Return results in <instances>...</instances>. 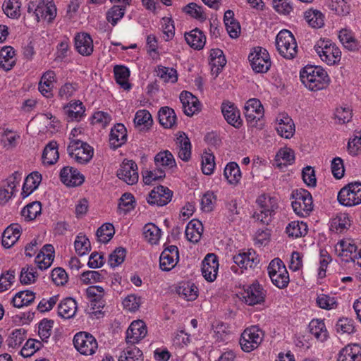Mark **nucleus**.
Here are the masks:
<instances>
[{"instance_id":"f257e3e1","label":"nucleus","mask_w":361,"mask_h":361,"mask_svg":"<svg viewBox=\"0 0 361 361\" xmlns=\"http://www.w3.org/2000/svg\"><path fill=\"white\" fill-rule=\"evenodd\" d=\"M300 78L302 83L311 91L323 90L330 82L326 71L321 66H305L300 72Z\"/></svg>"},{"instance_id":"f03ea898","label":"nucleus","mask_w":361,"mask_h":361,"mask_svg":"<svg viewBox=\"0 0 361 361\" xmlns=\"http://www.w3.org/2000/svg\"><path fill=\"white\" fill-rule=\"evenodd\" d=\"M276 47L279 54L286 59H294L298 53V45L292 32L281 30L276 37Z\"/></svg>"},{"instance_id":"7ed1b4c3","label":"nucleus","mask_w":361,"mask_h":361,"mask_svg":"<svg viewBox=\"0 0 361 361\" xmlns=\"http://www.w3.org/2000/svg\"><path fill=\"white\" fill-rule=\"evenodd\" d=\"M314 48L321 59L328 65H335L341 60V51L329 40L320 39Z\"/></svg>"},{"instance_id":"20e7f679","label":"nucleus","mask_w":361,"mask_h":361,"mask_svg":"<svg viewBox=\"0 0 361 361\" xmlns=\"http://www.w3.org/2000/svg\"><path fill=\"white\" fill-rule=\"evenodd\" d=\"M67 147L69 156L74 158L80 164H86L90 161L93 156V148L87 143L80 140L70 138Z\"/></svg>"},{"instance_id":"39448f33","label":"nucleus","mask_w":361,"mask_h":361,"mask_svg":"<svg viewBox=\"0 0 361 361\" xmlns=\"http://www.w3.org/2000/svg\"><path fill=\"white\" fill-rule=\"evenodd\" d=\"M292 197L295 199L292 202V207L298 215L305 216L312 210V197L307 190L299 189L293 191Z\"/></svg>"},{"instance_id":"423d86ee","label":"nucleus","mask_w":361,"mask_h":361,"mask_svg":"<svg viewBox=\"0 0 361 361\" xmlns=\"http://www.w3.org/2000/svg\"><path fill=\"white\" fill-rule=\"evenodd\" d=\"M267 269L271 282L276 287L281 289L287 287L289 276L283 262L280 259L276 258L271 260Z\"/></svg>"},{"instance_id":"0eeeda50","label":"nucleus","mask_w":361,"mask_h":361,"mask_svg":"<svg viewBox=\"0 0 361 361\" xmlns=\"http://www.w3.org/2000/svg\"><path fill=\"white\" fill-rule=\"evenodd\" d=\"M338 200L346 207L361 204V183L352 182L341 188L338 194Z\"/></svg>"},{"instance_id":"6e6552de","label":"nucleus","mask_w":361,"mask_h":361,"mask_svg":"<svg viewBox=\"0 0 361 361\" xmlns=\"http://www.w3.org/2000/svg\"><path fill=\"white\" fill-rule=\"evenodd\" d=\"M75 348L82 355H92L98 348L96 338L90 333L80 331L77 333L73 340Z\"/></svg>"},{"instance_id":"1a4fd4ad","label":"nucleus","mask_w":361,"mask_h":361,"mask_svg":"<svg viewBox=\"0 0 361 361\" xmlns=\"http://www.w3.org/2000/svg\"><path fill=\"white\" fill-rule=\"evenodd\" d=\"M264 334L257 326L244 330L240 338V345L243 351L249 353L256 349L263 340Z\"/></svg>"},{"instance_id":"9d476101","label":"nucleus","mask_w":361,"mask_h":361,"mask_svg":"<svg viewBox=\"0 0 361 361\" xmlns=\"http://www.w3.org/2000/svg\"><path fill=\"white\" fill-rule=\"evenodd\" d=\"M252 70L255 73H267L271 67V60L268 51L260 47H255L248 56Z\"/></svg>"},{"instance_id":"9b49d317","label":"nucleus","mask_w":361,"mask_h":361,"mask_svg":"<svg viewBox=\"0 0 361 361\" xmlns=\"http://www.w3.org/2000/svg\"><path fill=\"white\" fill-rule=\"evenodd\" d=\"M243 297L248 305L261 304L264 302L266 290L255 281L251 285L244 286Z\"/></svg>"},{"instance_id":"f8f14e48","label":"nucleus","mask_w":361,"mask_h":361,"mask_svg":"<svg viewBox=\"0 0 361 361\" xmlns=\"http://www.w3.org/2000/svg\"><path fill=\"white\" fill-rule=\"evenodd\" d=\"M118 178L128 185H133L138 180V171L136 163L133 160L124 159L116 173Z\"/></svg>"},{"instance_id":"ddd939ff","label":"nucleus","mask_w":361,"mask_h":361,"mask_svg":"<svg viewBox=\"0 0 361 361\" xmlns=\"http://www.w3.org/2000/svg\"><path fill=\"white\" fill-rule=\"evenodd\" d=\"M257 203L260 207V212L259 213L255 212L253 217L261 223L268 225L271 221V215L274 212L272 199L265 195H261L257 200Z\"/></svg>"},{"instance_id":"4468645a","label":"nucleus","mask_w":361,"mask_h":361,"mask_svg":"<svg viewBox=\"0 0 361 361\" xmlns=\"http://www.w3.org/2000/svg\"><path fill=\"white\" fill-rule=\"evenodd\" d=\"M244 114L247 123L255 126L264 116V108L261 102L255 98L250 99L245 104Z\"/></svg>"},{"instance_id":"2eb2a0df","label":"nucleus","mask_w":361,"mask_h":361,"mask_svg":"<svg viewBox=\"0 0 361 361\" xmlns=\"http://www.w3.org/2000/svg\"><path fill=\"white\" fill-rule=\"evenodd\" d=\"M172 196L173 192L170 189L159 185L149 192L147 201L152 205L164 206L171 201Z\"/></svg>"},{"instance_id":"dca6fc26","label":"nucleus","mask_w":361,"mask_h":361,"mask_svg":"<svg viewBox=\"0 0 361 361\" xmlns=\"http://www.w3.org/2000/svg\"><path fill=\"white\" fill-rule=\"evenodd\" d=\"M147 334V326L143 321H133L126 331V342L133 345L144 338Z\"/></svg>"},{"instance_id":"f3484780","label":"nucleus","mask_w":361,"mask_h":361,"mask_svg":"<svg viewBox=\"0 0 361 361\" xmlns=\"http://www.w3.org/2000/svg\"><path fill=\"white\" fill-rule=\"evenodd\" d=\"M179 259L178 249L176 245L165 248L159 257V266L161 270L169 271L177 264Z\"/></svg>"},{"instance_id":"a211bd4d","label":"nucleus","mask_w":361,"mask_h":361,"mask_svg":"<svg viewBox=\"0 0 361 361\" xmlns=\"http://www.w3.org/2000/svg\"><path fill=\"white\" fill-rule=\"evenodd\" d=\"M219 269V261L217 257L213 254H207L202 261V273L204 278L209 282L216 279Z\"/></svg>"},{"instance_id":"6ab92c4d","label":"nucleus","mask_w":361,"mask_h":361,"mask_svg":"<svg viewBox=\"0 0 361 361\" xmlns=\"http://www.w3.org/2000/svg\"><path fill=\"white\" fill-rule=\"evenodd\" d=\"M60 178L62 183L69 187L80 185L85 180L82 175L77 169L65 166L60 172Z\"/></svg>"},{"instance_id":"aec40b11","label":"nucleus","mask_w":361,"mask_h":361,"mask_svg":"<svg viewBox=\"0 0 361 361\" xmlns=\"http://www.w3.org/2000/svg\"><path fill=\"white\" fill-rule=\"evenodd\" d=\"M221 112L226 121L235 128L242 126V120L240 117V111L234 104L226 101L221 104Z\"/></svg>"},{"instance_id":"412c9836","label":"nucleus","mask_w":361,"mask_h":361,"mask_svg":"<svg viewBox=\"0 0 361 361\" xmlns=\"http://www.w3.org/2000/svg\"><path fill=\"white\" fill-rule=\"evenodd\" d=\"M183 112L188 116H192L200 109V103L198 99L192 93L183 91L180 94Z\"/></svg>"},{"instance_id":"4be33fe9","label":"nucleus","mask_w":361,"mask_h":361,"mask_svg":"<svg viewBox=\"0 0 361 361\" xmlns=\"http://www.w3.org/2000/svg\"><path fill=\"white\" fill-rule=\"evenodd\" d=\"M233 260L240 268L245 269L248 267L255 268L259 263V258L253 250L234 255Z\"/></svg>"},{"instance_id":"5701e85b","label":"nucleus","mask_w":361,"mask_h":361,"mask_svg":"<svg viewBox=\"0 0 361 361\" xmlns=\"http://www.w3.org/2000/svg\"><path fill=\"white\" fill-rule=\"evenodd\" d=\"M54 258V248L52 245L47 244L43 246L35 257V263L41 270L49 268Z\"/></svg>"},{"instance_id":"b1692460","label":"nucleus","mask_w":361,"mask_h":361,"mask_svg":"<svg viewBox=\"0 0 361 361\" xmlns=\"http://www.w3.org/2000/svg\"><path fill=\"white\" fill-rule=\"evenodd\" d=\"M127 140V130L123 124L117 123L111 129L109 135V144L116 149L121 147Z\"/></svg>"},{"instance_id":"393cba45","label":"nucleus","mask_w":361,"mask_h":361,"mask_svg":"<svg viewBox=\"0 0 361 361\" xmlns=\"http://www.w3.org/2000/svg\"><path fill=\"white\" fill-rule=\"evenodd\" d=\"M75 46L82 56H90L94 50L93 40L87 33L78 34L75 37Z\"/></svg>"},{"instance_id":"a878e982","label":"nucleus","mask_w":361,"mask_h":361,"mask_svg":"<svg viewBox=\"0 0 361 361\" xmlns=\"http://www.w3.org/2000/svg\"><path fill=\"white\" fill-rule=\"evenodd\" d=\"M21 226L18 224H12L8 226L2 235V245L6 248L13 246L20 236Z\"/></svg>"},{"instance_id":"bb28decb","label":"nucleus","mask_w":361,"mask_h":361,"mask_svg":"<svg viewBox=\"0 0 361 361\" xmlns=\"http://www.w3.org/2000/svg\"><path fill=\"white\" fill-rule=\"evenodd\" d=\"M277 121L276 129L278 133L286 139L292 137L295 133V125L291 118L282 114L277 118Z\"/></svg>"},{"instance_id":"cd10ccee","label":"nucleus","mask_w":361,"mask_h":361,"mask_svg":"<svg viewBox=\"0 0 361 361\" xmlns=\"http://www.w3.org/2000/svg\"><path fill=\"white\" fill-rule=\"evenodd\" d=\"M56 15V8L52 0L39 1L38 10L36 12V20L39 22L40 18L46 19L51 22Z\"/></svg>"},{"instance_id":"c85d7f7f","label":"nucleus","mask_w":361,"mask_h":361,"mask_svg":"<svg viewBox=\"0 0 361 361\" xmlns=\"http://www.w3.org/2000/svg\"><path fill=\"white\" fill-rule=\"evenodd\" d=\"M338 361H361V345L357 343L347 345L340 350Z\"/></svg>"},{"instance_id":"c756f323","label":"nucleus","mask_w":361,"mask_h":361,"mask_svg":"<svg viewBox=\"0 0 361 361\" xmlns=\"http://www.w3.org/2000/svg\"><path fill=\"white\" fill-rule=\"evenodd\" d=\"M42 181V175L37 172L34 171L30 173L25 178L23 185L21 195L23 198L27 197L34 190H35L40 182Z\"/></svg>"},{"instance_id":"7c9ffc66","label":"nucleus","mask_w":361,"mask_h":361,"mask_svg":"<svg viewBox=\"0 0 361 361\" xmlns=\"http://www.w3.org/2000/svg\"><path fill=\"white\" fill-rule=\"evenodd\" d=\"M15 50L10 46L4 47L0 50V68L8 71L15 66L16 59Z\"/></svg>"},{"instance_id":"2f4dec72","label":"nucleus","mask_w":361,"mask_h":361,"mask_svg":"<svg viewBox=\"0 0 361 361\" xmlns=\"http://www.w3.org/2000/svg\"><path fill=\"white\" fill-rule=\"evenodd\" d=\"M55 73L52 71L45 72L39 82V90L46 97L49 98L52 96L51 90L55 82Z\"/></svg>"},{"instance_id":"473e14b6","label":"nucleus","mask_w":361,"mask_h":361,"mask_svg":"<svg viewBox=\"0 0 361 361\" xmlns=\"http://www.w3.org/2000/svg\"><path fill=\"white\" fill-rule=\"evenodd\" d=\"M185 39L188 45L197 50L202 49L206 42L204 35L197 28L192 30L188 33H185Z\"/></svg>"},{"instance_id":"72a5a7b5","label":"nucleus","mask_w":361,"mask_h":361,"mask_svg":"<svg viewBox=\"0 0 361 361\" xmlns=\"http://www.w3.org/2000/svg\"><path fill=\"white\" fill-rule=\"evenodd\" d=\"M77 310V302L72 298H66L58 306L59 315L65 319L73 317Z\"/></svg>"},{"instance_id":"f704fd0d","label":"nucleus","mask_w":361,"mask_h":361,"mask_svg":"<svg viewBox=\"0 0 361 361\" xmlns=\"http://www.w3.org/2000/svg\"><path fill=\"white\" fill-rule=\"evenodd\" d=\"M64 113L68 121H79L85 113V107L80 101L71 103L64 107Z\"/></svg>"},{"instance_id":"c9c22d12","label":"nucleus","mask_w":361,"mask_h":361,"mask_svg":"<svg viewBox=\"0 0 361 361\" xmlns=\"http://www.w3.org/2000/svg\"><path fill=\"white\" fill-rule=\"evenodd\" d=\"M203 232V226L198 220L190 221L185 228V235L188 240L192 243H197Z\"/></svg>"},{"instance_id":"e433bc0d","label":"nucleus","mask_w":361,"mask_h":361,"mask_svg":"<svg viewBox=\"0 0 361 361\" xmlns=\"http://www.w3.org/2000/svg\"><path fill=\"white\" fill-rule=\"evenodd\" d=\"M160 124L165 128H171L176 124V115L173 109L168 106L161 108L158 114Z\"/></svg>"},{"instance_id":"4c0bfd02","label":"nucleus","mask_w":361,"mask_h":361,"mask_svg":"<svg viewBox=\"0 0 361 361\" xmlns=\"http://www.w3.org/2000/svg\"><path fill=\"white\" fill-rule=\"evenodd\" d=\"M226 60L224 52L219 49H213L210 54V65L212 71L217 75L219 71L224 67Z\"/></svg>"},{"instance_id":"58836bf2","label":"nucleus","mask_w":361,"mask_h":361,"mask_svg":"<svg viewBox=\"0 0 361 361\" xmlns=\"http://www.w3.org/2000/svg\"><path fill=\"white\" fill-rule=\"evenodd\" d=\"M350 226L349 215L346 213L338 214L331 219L330 229L336 233H343Z\"/></svg>"},{"instance_id":"ea45409f","label":"nucleus","mask_w":361,"mask_h":361,"mask_svg":"<svg viewBox=\"0 0 361 361\" xmlns=\"http://www.w3.org/2000/svg\"><path fill=\"white\" fill-rule=\"evenodd\" d=\"M58 145L56 142L51 141L46 145L42 153V160L44 164L52 165L55 164L59 157Z\"/></svg>"},{"instance_id":"a19ab883","label":"nucleus","mask_w":361,"mask_h":361,"mask_svg":"<svg viewBox=\"0 0 361 361\" xmlns=\"http://www.w3.org/2000/svg\"><path fill=\"white\" fill-rule=\"evenodd\" d=\"M197 287L192 283L184 282L180 283L176 290L179 296L188 301H193L197 298Z\"/></svg>"},{"instance_id":"79ce46f5","label":"nucleus","mask_w":361,"mask_h":361,"mask_svg":"<svg viewBox=\"0 0 361 361\" xmlns=\"http://www.w3.org/2000/svg\"><path fill=\"white\" fill-rule=\"evenodd\" d=\"M114 78L118 84L124 90H130L131 85L128 82L129 69L124 66H116L114 68Z\"/></svg>"},{"instance_id":"37998d69","label":"nucleus","mask_w":361,"mask_h":361,"mask_svg":"<svg viewBox=\"0 0 361 361\" xmlns=\"http://www.w3.org/2000/svg\"><path fill=\"white\" fill-rule=\"evenodd\" d=\"M177 145L179 147L178 157L183 161H188L191 156V144L185 133L177 137Z\"/></svg>"},{"instance_id":"c03bdc74","label":"nucleus","mask_w":361,"mask_h":361,"mask_svg":"<svg viewBox=\"0 0 361 361\" xmlns=\"http://www.w3.org/2000/svg\"><path fill=\"white\" fill-rule=\"evenodd\" d=\"M35 298V293L31 290H23L17 293L12 299L15 307L20 308L30 305Z\"/></svg>"},{"instance_id":"a18cd8bd","label":"nucleus","mask_w":361,"mask_h":361,"mask_svg":"<svg viewBox=\"0 0 361 361\" xmlns=\"http://www.w3.org/2000/svg\"><path fill=\"white\" fill-rule=\"evenodd\" d=\"M154 163L157 167L164 169H171L176 166L174 157L169 150L159 152L154 157Z\"/></svg>"},{"instance_id":"49530a36","label":"nucleus","mask_w":361,"mask_h":361,"mask_svg":"<svg viewBox=\"0 0 361 361\" xmlns=\"http://www.w3.org/2000/svg\"><path fill=\"white\" fill-rule=\"evenodd\" d=\"M310 332L320 341H324L328 337V332L323 321L312 319L310 324Z\"/></svg>"},{"instance_id":"de8ad7c7","label":"nucleus","mask_w":361,"mask_h":361,"mask_svg":"<svg viewBox=\"0 0 361 361\" xmlns=\"http://www.w3.org/2000/svg\"><path fill=\"white\" fill-rule=\"evenodd\" d=\"M224 176L230 184L236 185L241 178V172L235 162L228 163L224 171Z\"/></svg>"},{"instance_id":"09e8293b","label":"nucleus","mask_w":361,"mask_h":361,"mask_svg":"<svg viewBox=\"0 0 361 361\" xmlns=\"http://www.w3.org/2000/svg\"><path fill=\"white\" fill-rule=\"evenodd\" d=\"M143 235L147 241L151 244H157L161 237V229L155 224L149 223L143 228Z\"/></svg>"},{"instance_id":"8fccbe9b","label":"nucleus","mask_w":361,"mask_h":361,"mask_svg":"<svg viewBox=\"0 0 361 361\" xmlns=\"http://www.w3.org/2000/svg\"><path fill=\"white\" fill-rule=\"evenodd\" d=\"M126 8L124 6L114 5L106 12V20L112 26H115L118 22L124 16Z\"/></svg>"},{"instance_id":"3c124183","label":"nucleus","mask_w":361,"mask_h":361,"mask_svg":"<svg viewBox=\"0 0 361 361\" xmlns=\"http://www.w3.org/2000/svg\"><path fill=\"white\" fill-rule=\"evenodd\" d=\"M338 38L345 48L350 51H356L359 49V44L351 32L348 30L340 31Z\"/></svg>"},{"instance_id":"603ef678","label":"nucleus","mask_w":361,"mask_h":361,"mask_svg":"<svg viewBox=\"0 0 361 361\" xmlns=\"http://www.w3.org/2000/svg\"><path fill=\"white\" fill-rule=\"evenodd\" d=\"M304 16L308 24L314 28H319L324 25V16L319 11L308 10L305 12Z\"/></svg>"},{"instance_id":"864d4df0","label":"nucleus","mask_w":361,"mask_h":361,"mask_svg":"<svg viewBox=\"0 0 361 361\" xmlns=\"http://www.w3.org/2000/svg\"><path fill=\"white\" fill-rule=\"evenodd\" d=\"M42 205L40 202L35 201L27 204L22 212V216L27 221L34 220L41 214Z\"/></svg>"},{"instance_id":"5fc2aeb1","label":"nucleus","mask_w":361,"mask_h":361,"mask_svg":"<svg viewBox=\"0 0 361 361\" xmlns=\"http://www.w3.org/2000/svg\"><path fill=\"white\" fill-rule=\"evenodd\" d=\"M307 225L303 222L292 221L286 226V232L289 237L299 238L307 232Z\"/></svg>"},{"instance_id":"6e6d98bb","label":"nucleus","mask_w":361,"mask_h":361,"mask_svg":"<svg viewBox=\"0 0 361 361\" xmlns=\"http://www.w3.org/2000/svg\"><path fill=\"white\" fill-rule=\"evenodd\" d=\"M340 247H341V252L339 254L341 256L348 257L345 259V262L353 261L355 262V258L353 257L355 254H357L360 248L352 243H348L345 241L340 242Z\"/></svg>"},{"instance_id":"4d7b16f0","label":"nucleus","mask_w":361,"mask_h":361,"mask_svg":"<svg viewBox=\"0 0 361 361\" xmlns=\"http://www.w3.org/2000/svg\"><path fill=\"white\" fill-rule=\"evenodd\" d=\"M74 245L76 253L80 256L86 255L91 249L89 239L81 233L76 237Z\"/></svg>"},{"instance_id":"13d9d810","label":"nucleus","mask_w":361,"mask_h":361,"mask_svg":"<svg viewBox=\"0 0 361 361\" xmlns=\"http://www.w3.org/2000/svg\"><path fill=\"white\" fill-rule=\"evenodd\" d=\"M26 331L24 329L14 330L6 340L9 348H16L19 347L25 339Z\"/></svg>"},{"instance_id":"bf43d9fd","label":"nucleus","mask_w":361,"mask_h":361,"mask_svg":"<svg viewBox=\"0 0 361 361\" xmlns=\"http://www.w3.org/2000/svg\"><path fill=\"white\" fill-rule=\"evenodd\" d=\"M114 234V227L110 223L104 224L96 233L98 240L104 243H108Z\"/></svg>"},{"instance_id":"052dcab7","label":"nucleus","mask_w":361,"mask_h":361,"mask_svg":"<svg viewBox=\"0 0 361 361\" xmlns=\"http://www.w3.org/2000/svg\"><path fill=\"white\" fill-rule=\"evenodd\" d=\"M157 76L164 80L165 82H171L174 83L178 80V73L175 68H167L164 66H159L157 71Z\"/></svg>"},{"instance_id":"680f3d73","label":"nucleus","mask_w":361,"mask_h":361,"mask_svg":"<svg viewBox=\"0 0 361 361\" xmlns=\"http://www.w3.org/2000/svg\"><path fill=\"white\" fill-rule=\"evenodd\" d=\"M106 271L104 270L98 271H87L81 274L80 280L85 284L94 283L101 281L105 278Z\"/></svg>"},{"instance_id":"e2e57ef3","label":"nucleus","mask_w":361,"mask_h":361,"mask_svg":"<svg viewBox=\"0 0 361 361\" xmlns=\"http://www.w3.org/2000/svg\"><path fill=\"white\" fill-rule=\"evenodd\" d=\"M118 361H143L142 352L134 345L128 347L126 351L120 355Z\"/></svg>"},{"instance_id":"0e129e2a","label":"nucleus","mask_w":361,"mask_h":361,"mask_svg":"<svg viewBox=\"0 0 361 361\" xmlns=\"http://www.w3.org/2000/svg\"><path fill=\"white\" fill-rule=\"evenodd\" d=\"M37 277L38 274L36 269L33 267L28 266L22 268L20 274V281L22 284L28 285L34 283Z\"/></svg>"},{"instance_id":"69168bd1","label":"nucleus","mask_w":361,"mask_h":361,"mask_svg":"<svg viewBox=\"0 0 361 361\" xmlns=\"http://www.w3.org/2000/svg\"><path fill=\"white\" fill-rule=\"evenodd\" d=\"M20 3L18 0H8L3 4V9L5 14L12 18L20 16Z\"/></svg>"},{"instance_id":"338daca9","label":"nucleus","mask_w":361,"mask_h":361,"mask_svg":"<svg viewBox=\"0 0 361 361\" xmlns=\"http://www.w3.org/2000/svg\"><path fill=\"white\" fill-rule=\"evenodd\" d=\"M152 118L149 112L147 110H139L136 112L134 123L137 127L143 126L148 128L152 124Z\"/></svg>"},{"instance_id":"774afa93","label":"nucleus","mask_w":361,"mask_h":361,"mask_svg":"<svg viewBox=\"0 0 361 361\" xmlns=\"http://www.w3.org/2000/svg\"><path fill=\"white\" fill-rule=\"evenodd\" d=\"M135 200L131 193H124L119 200L118 209L125 213L130 212L135 208Z\"/></svg>"}]
</instances>
